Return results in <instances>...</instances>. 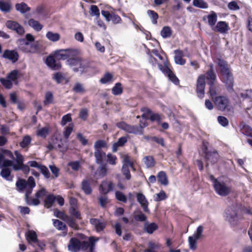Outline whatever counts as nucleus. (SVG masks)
<instances>
[{
  "mask_svg": "<svg viewBox=\"0 0 252 252\" xmlns=\"http://www.w3.org/2000/svg\"><path fill=\"white\" fill-rule=\"evenodd\" d=\"M122 162L123 164L129 165L131 168H133L132 162L131 161L130 157L127 155H123L122 156Z\"/></svg>",
  "mask_w": 252,
  "mask_h": 252,
  "instance_id": "obj_49",
  "label": "nucleus"
},
{
  "mask_svg": "<svg viewBox=\"0 0 252 252\" xmlns=\"http://www.w3.org/2000/svg\"><path fill=\"white\" fill-rule=\"evenodd\" d=\"M204 20L207 21L208 24L213 29L217 21L218 16L214 11H211L210 14L203 17Z\"/></svg>",
  "mask_w": 252,
  "mask_h": 252,
  "instance_id": "obj_13",
  "label": "nucleus"
},
{
  "mask_svg": "<svg viewBox=\"0 0 252 252\" xmlns=\"http://www.w3.org/2000/svg\"><path fill=\"white\" fill-rule=\"evenodd\" d=\"M112 75L110 73H106L103 77L100 79V82L102 84L108 83L111 81Z\"/></svg>",
  "mask_w": 252,
  "mask_h": 252,
  "instance_id": "obj_64",
  "label": "nucleus"
},
{
  "mask_svg": "<svg viewBox=\"0 0 252 252\" xmlns=\"http://www.w3.org/2000/svg\"><path fill=\"white\" fill-rule=\"evenodd\" d=\"M212 30L215 32L220 33H225L228 30V25L225 22L220 21Z\"/></svg>",
  "mask_w": 252,
  "mask_h": 252,
  "instance_id": "obj_17",
  "label": "nucleus"
},
{
  "mask_svg": "<svg viewBox=\"0 0 252 252\" xmlns=\"http://www.w3.org/2000/svg\"><path fill=\"white\" fill-rule=\"evenodd\" d=\"M18 190L20 192L25 191V200L28 205H37L39 204L38 198H41L46 195L45 189H42L38 190L35 194L36 198L29 197L32 193L33 189L35 186V183L34 178L32 176L29 177L27 181L25 180H19L16 184Z\"/></svg>",
  "mask_w": 252,
  "mask_h": 252,
  "instance_id": "obj_1",
  "label": "nucleus"
},
{
  "mask_svg": "<svg viewBox=\"0 0 252 252\" xmlns=\"http://www.w3.org/2000/svg\"><path fill=\"white\" fill-rule=\"evenodd\" d=\"M210 178L213 181L215 190L219 195L225 196L230 193L231 190V188L220 179H215L212 175H211Z\"/></svg>",
  "mask_w": 252,
  "mask_h": 252,
  "instance_id": "obj_4",
  "label": "nucleus"
},
{
  "mask_svg": "<svg viewBox=\"0 0 252 252\" xmlns=\"http://www.w3.org/2000/svg\"><path fill=\"white\" fill-rule=\"evenodd\" d=\"M39 169L40 170L41 173L43 174V175L46 178H50V173L46 166L41 165L39 167Z\"/></svg>",
  "mask_w": 252,
  "mask_h": 252,
  "instance_id": "obj_56",
  "label": "nucleus"
},
{
  "mask_svg": "<svg viewBox=\"0 0 252 252\" xmlns=\"http://www.w3.org/2000/svg\"><path fill=\"white\" fill-rule=\"evenodd\" d=\"M217 63L220 67L221 75L231 72L228 64L224 60L220 59H218Z\"/></svg>",
  "mask_w": 252,
  "mask_h": 252,
  "instance_id": "obj_20",
  "label": "nucleus"
},
{
  "mask_svg": "<svg viewBox=\"0 0 252 252\" xmlns=\"http://www.w3.org/2000/svg\"><path fill=\"white\" fill-rule=\"evenodd\" d=\"M27 240L29 242L36 243L37 241V235L35 231L29 230L26 234Z\"/></svg>",
  "mask_w": 252,
  "mask_h": 252,
  "instance_id": "obj_31",
  "label": "nucleus"
},
{
  "mask_svg": "<svg viewBox=\"0 0 252 252\" xmlns=\"http://www.w3.org/2000/svg\"><path fill=\"white\" fill-rule=\"evenodd\" d=\"M112 93L114 95H119L122 93L123 89L120 83H117L112 89Z\"/></svg>",
  "mask_w": 252,
  "mask_h": 252,
  "instance_id": "obj_45",
  "label": "nucleus"
},
{
  "mask_svg": "<svg viewBox=\"0 0 252 252\" xmlns=\"http://www.w3.org/2000/svg\"><path fill=\"white\" fill-rule=\"evenodd\" d=\"M54 144L56 145V147H58L59 150L63 153L65 152L68 148L67 140L60 139V141H58V139L56 138L54 142Z\"/></svg>",
  "mask_w": 252,
  "mask_h": 252,
  "instance_id": "obj_21",
  "label": "nucleus"
},
{
  "mask_svg": "<svg viewBox=\"0 0 252 252\" xmlns=\"http://www.w3.org/2000/svg\"><path fill=\"white\" fill-rule=\"evenodd\" d=\"M46 63L48 66L52 69L57 70L61 67L60 63L57 62L52 56H49L46 58Z\"/></svg>",
  "mask_w": 252,
  "mask_h": 252,
  "instance_id": "obj_15",
  "label": "nucleus"
},
{
  "mask_svg": "<svg viewBox=\"0 0 252 252\" xmlns=\"http://www.w3.org/2000/svg\"><path fill=\"white\" fill-rule=\"evenodd\" d=\"M0 175L7 180H12V177H10V170L8 168H3L0 172Z\"/></svg>",
  "mask_w": 252,
  "mask_h": 252,
  "instance_id": "obj_40",
  "label": "nucleus"
},
{
  "mask_svg": "<svg viewBox=\"0 0 252 252\" xmlns=\"http://www.w3.org/2000/svg\"><path fill=\"white\" fill-rule=\"evenodd\" d=\"M90 223L92 224L97 232H100L105 227V223L96 219H91Z\"/></svg>",
  "mask_w": 252,
  "mask_h": 252,
  "instance_id": "obj_16",
  "label": "nucleus"
},
{
  "mask_svg": "<svg viewBox=\"0 0 252 252\" xmlns=\"http://www.w3.org/2000/svg\"><path fill=\"white\" fill-rule=\"evenodd\" d=\"M210 66V70L208 71L205 75H201L199 76L197 81L196 92L199 97L203 98L204 97L205 78H206L208 84L210 86L209 93L213 100L217 94L216 88L213 85L214 82L216 79V75L213 70V65L211 64Z\"/></svg>",
  "mask_w": 252,
  "mask_h": 252,
  "instance_id": "obj_2",
  "label": "nucleus"
},
{
  "mask_svg": "<svg viewBox=\"0 0 252 252\" xmlns=\"http://www.w3.org/2000/svg\"><path fill=\"white\" fill-rule=\"evenodd\" d=\"M113 187V185L111 182L103 181L100 185L99 190L101 193L105 194L112 190Z\"/></svg>",
  "mask_w": 252,
  "mask_h": 252,
  "instance_id": "obj_19",
  "label": "nucleus"
},
{
  "mask_svg": "<svg viewBox=\"0 0 252 252\" xmlns=\"http://www.w3.org/2000/svg\"><path fill=\"white\" fill-rule=\"evenodd\" d=\"M82 189L84 192L87 194H89L92 192V189L90 186V184L87 180H84L82 182Z\"/></svg>",
  "mask_w": 252,
  "mask_h": 252,
  "instance_id": "obj_42",
  "label": "nucleus"
},
{
  "mask_svg": "<svg viewBox=\"0 0 252 252\" xmlns=\"http://www.w3.org/2000/svg\"><path fill=\"white\" fill-rule=\"evenodd\" d=\"M158 228V226L155 223H146L144 224V229L149 234H152Z\"/></svg>",
  "mask_w": 252,
  "mask_h": 252,
  "instance_id": "obj_30",
  "label": "nucleus"
},
{
  "mask_svg": "<svg viewBox=\"0 0 252 252\" xmlns=\"http://www.w3.org/2000/svg\"><path fill=\"white\" fill-rule=\"evenodd\" d=\"M19 48L20 50L25 53H34L38 50V44L37 43H29L24 39L19 41Z\"/></svg>",
  "mask_w": 252,
  "mask_h": 252,
  "instance_id": "obj_8",
  "label": "nucleus"
},
{
  "mask_svg": "<svg viewBox=\"0 0 252 252\" xmlns=\"http://www.w3.org/2000/svg\"><path fill=\"white\" fill-rule=\"evenodd\" d=\"M18 75V71L14 70L12 71L8 75L7 78L11 81H15L17 80Z\"/></svg>",
  "mask_w": 252,
  "mask_h": 252,
  "instance_id": "obj_61",
  "label": "nucleus"
},
{
  "mask_svg": "<svg viewBox=\"0 0 252 252\" xmlns=\"http://www.w3.org/2000/svg\"><path fill=\"white\" fill-rule=\"evenodd\" d=\"M73 91L77 93H84L85 92L83 85L80 83H76L75 84Z\"/></svg>",
  "mask_w": 252,
  "mask_h": 252,
  "instance_id": "obj_47",
  "label": "nucleus"
},
{
  "mask_svg": "<svg viewBox=\"0 0 252 252\" xmlns=\"http://www.w3.org/2000/svg\"><path fill=\"white\" fill-rule=\"evenodd\" d=\"M126 131L134 134H142L143 132V127H122Z\"/></svg>",
  "mask_w": 252,
  "mask_h": 252,
  "instance_id": "obj_23",
  "label": "nucleus"
},
{
  "mask_svg": "<svg viewBox=\"0 0 252 252\" xmlns=\"http://www.w3.org/2000/svg\"><path fill=\"white\" fill-rule=\"evenodd\" d=\"M237 211V205H233L227 207L224 212L223 217L225 220L231 225H235L238 220Z\"/></svg>",
  "mask_w": 252,
  "mask_h": 252,
  "instance_id": "obj_6",
  "label": "nucleus"
},
{
  "mask_svg": "<svg viewBox=\"0 0 252 252\" xmlns=\"http://www.w3.org/2000/svg\"><path fill=\"white\" fill-rule=\"evenodd\" d=\"M198 239H196L194 236H189L188 238V242L189 244V248L191 250H195L197 247V241Z\"/></svg>",
  "mask_w": 252,
  "mask_h": 252,
  "instance_id": "obj_39",
  "label": "nucleus"
},
{
  "mask_svg": "<svg viewBox=\"0 0 252 252\" xmlns=\"http://www.w3.org/2000/svg\"><path fill=\"white\" fill-rule=\"evenodd\" d=\"M55 199H56V197L54 195H48L47 197V198L45 201V203L46 206L47 208L50 207L52 205V204L54 203Z\"/></svg>",
  "mask_w": 252,
  "mask_h": 252,
  "instance_id": "obj_51",
  "label": "nucleus"
},
{
  "mask_svg": "<svg viewBox=\"0 0 252 252\" xmlns=\"http://www.w3.org/2000/svg\"><path fill=\"white\" fill-rule=\"evenodd\" d=\"M11 8V4L9 2L0 1V10L4 12H8Z\"/></svg>",
  "mask_w": 252,
  "mask_h": 252,
  "instance_id": "obj_34",
  "label": "nucleus"
},
{
  "mask_svg": "<svg viewBox=\"0 0 252 252\" xmlns=\"http://www.w3.org/2000/svg\"><path fill=\"white\" fill-rule=\"evenodd\" d=\"M147 14L152 19V23L154 24H156L157 23V19L158 18V14L155 11L151 10L147 11Z\"/></svg>",
  "mask_w": 252,
  "mask_h": 252,
  "instance_id": "obj_48",
  "label": "nucleus"
},
{
  "mask_svg": "<svg viewBox=\"0 0 252 252\" xmlns=\"http://www.w3.org/2000/svg\"><path fill=\"white\" fill-rule=\"evenodd\" d=\"M64 220L66 221L70 227L74 229H77V224L76 223L75 220L72 218L67 217Z\"/></svg>",
  "mask_w": 252,
  "mask_h": 252,
  "instance_id": "obj_59",
  "label": "nucleus"
},
{
  "mask_svg": "<svg viewBox=\"0 0 252 252\" xmlns=\"http://www.w3.org/2000/svg\"><path fill=\"white\" fill-rule=\"evenodd\" d=\"M5 25L7 28L16 31L20 35H22L25 32L24 28L15 21H8Z\"/></svg>",
  "mask_w": 252,
  "mask_h": 252,
  "instance_id": "obj_9",
  "label": "nucleus"
},
{
  "mask_svg": "<svg viewBox=\"0 0 252 252\" xmlns=\"http://www.w3.org/2000/svg\"><path fill=\"white\" fill-rule=\"evenodd\" d=\"M31 141V137L28 135L25 136L23 140L20 142V145L22 148H26L30 145Z\"/></svg>",
  "mask_w": 252,
  "mask_h": 252,
  "instance_id": "obj_52",
  "label": "nucleus"
},
{
  "mask_svg": "<svg viewBox=\"0 0 252 252\" xmlns=\"http://www.w3.org/2000/svg\"><path fill=\"white\" fill-rule=\"evenodd\" d=\"M53 101V95L50 92H48L45 94L44 104L45 105L51 104Z\"/></svg>",
  "mask_w": 252,
  "mask_h": 252,
  "instance_id": "obj_46",
  "label": "nucleus"
},
{
  "mask_svg": "<svg viewBox=\"0 0 252 252\" xmlns=\"http://www.w3.org/2000/svg\"><path fill=\"white\" fill-rule=\"evenodd\" d=\"M219 155L215 151L207 153L206 154H205L206 159L212 163H214L216 162L217 161Z\"/></svg>",
  "mask_w": 252,
  "mask_h": 252,
  "instance_id": "obj_24",
  "label": "nucleus"
},
{
  "mask_svg": "<svg viewBox=\"0 0 252 252\" xmlns=\"http://www.w3.org/2000/svg\"><path fill=\"white\" fill-rule=\"evenodd\" d=\"M49 129L47 127H43L37 130V135L43 138L46 137L48 134Z\"/></svg>",
  "mask_w": 252,
  "mask_h": 252,
  "instance_id": "obj_53",
  "label": "nucleus"
},
{
  "mask_svg": "<svg viewBox=\"0 0 252 252\" xmlns=\"http://www.w3.org/2000/svg\"><path fill=\"white\" fill-rule=\"evenodd\" d=\"M127 141V139L126 137H122L120 138L117 142L113 144L112 146V151L113 152H116L119 147L123 146Z\"/></svg>",
  "mask_w": 252,
  "mask_h": 252,
  "instance_id": "obj_29",
  "label": "nucleus"
},
{
  "mask_svg": "<svg viewBox=\"0 0 252 252\" xmlns=\"http://www.w3.org/2000/svg\"><path fill=\"white\" fill-rule=\"evenodd\" d=\"M143 162L148 168L154 166L155 164L154 158L151 156L145 157L143 158Z\"/></svg>",
  "mask_w": 252,
  "mask_h": 252,
  "instance_id": "obj_41",
  "label": "nucleus"
},
{
  "mask_svg": "<svg viewBox=\"0 0 252 252\" xmlns=\"http://www.w3.org/2000/svg\"><path fill=\"white\" fill-rule=\"evenodd\" d=\"M174 53L175 55L174 57L175 63L180 65H184L186 63V61L183 59V57L185 56L183 52L180 50H176L174 51ZM186 56H189L188 55Z\"/></svg>",
  "mask_w": 252,
  "mask_h": 252,
  "instance_id": "obj_18",
  "label": "nucleus"
},
{
  "mask_svg": "<svg viewBox=\"0 0 252 252\" xmlns=\"http://www.w3.org/2000/svg\"><path fill=\"white\" fill-rule=\"evenodd\" d=\"M217 108L222 111L229 112L231 110V106L228 98L224 96L215 97L213 100Z\"/></svg>",
  "mask_w": 252,
  "mask_h": 252,
  "instance_id": "obj_7",
  "label": "nucleus"
},
{
  "mask_svg": "<svg viewBox=\"0 0 252 252\" xmlns=\"http://www.w3.org/2000/svg\"><path fill=\"white\" fill-rule=\"evenodd\" d=\"M67 58L74 59V57L77 56L79 54V51L74 49H65Z\"/></svg>",
  "mask_w": 252,
  "mask_h": 252,
  "instance_id": "obj_38",
  "label": "nucleus"
},
{
  "mask_svg": "<svg viewBox=\"0 0 252 252\" xmlns=\"http://www.w3.org/2000/svg\"><path fill=\"white\" fill-rule=\"evenodd\" d=\"M46 37L49 40L53 42H56L60 39L61 36L59 33L53 32H48L46 34Z\"/></svg>",
  "mask_w": 252,
  "mask_h": 252,
  "instance_id": "obj_28",
  "label": "nucleus"
},
{
  "mask_svg": "<svg viewBox=\"0 0 252 252\" xmlns=\"http://www.w3.org/2000/svg\"><path fill=\"white\" fill-rule=\"evenodd\" d=\"M163 116L158 113H152L149 119L152 122H156L158 124L163 120Z\"/></svg>",
  "mask_w": 252,
  "mask_h": 252,
  "instance_id": "obj_36",
  "label": "nucleus"
},
{
  "mask_svg": "<svg viewBox=\"0 0 252 252\" xmlns=\"http://www.w3.org/2000/svg\"><path fill=\"white\" fill-rule=\"evenodd\" d=\"M53 224L57 229L60 230H64L66 228L65 224L58 220H54Z\"/></svg>",
  "mask_w": 252,
  "mask_h": 252,
  "instance_id": "obj_44",
  "label": "nucleus"
},
{
  "mask_svg": "<svg viewBox=\"0 0 252 252\" xmlns=\"http://www.w3.org/2000/svg\"><path fill=\"white\" fill-rule=\"evenodd\" d=\"M158 66L160 70L167 76L171 81L176 85L179 83L178 79L167 65L162 67L161 65H159Z\"/></svg>",
  "mask_w": 252,
  "mask_h": 252,
  "instance_id": "obj_10",
  "label": "nucleus"
},
{
  "mask_svg": "<svg viewBox=\"0 0 252 252\" xmlns=\"http://www.w3.org/2000/svg\"><path fill=\"white\" fill-rule=\"evenodd\" d=\"M130 166L129 165H126V164H123L122 171L124 175L125 176L127 180H129L131 178L130 172L129 170V167Z\"/></svg>",
  "mask_w": 252,
  "mask_h": 252,
  "instance_id": "obj_50",
  "label": "nucleus"
},
{
  "mask_svg": "<svg viewBox=\"0 0 252 252\" xmlns=\"http://www.w3.org/2000/svg\"><path fill=\"white\" fill-rule=\"evenodd\" d=\"M2 57L11 61L12 63H15L18 60L19 55L14 50H6L4 51Z\"/></svg>",
  "mask_w": 252,
  "mask_h": 252,
  "instance_id": "obj_12",
  "label": "nucleus"
},
{
  "mask_svg": "<svg viewBox=\"0 0 252 252\" xmlns=\"http://www.w3.org/2000/svg\"><path fill=\"white\" fill-rule=\"evenodd\" d=\"M204 230V228L202 225H199L196 229V231L193 235L196 239H200L202 237V234Z\"/></svg>",
  "mask_w": 252,
  "mask_h": 252,
  "instance_id": "obj_57",
  "label": "nucleus"
},
{
  "mask_svg": "<svg viewBox=\"0 0 252 252\" xmlns=\"http://www.w3.org/2000/svg\"><path fill=\"white\" fill-rule=\"evenodd\" d=\"M0 81L1 84L7 89H10L12 87V81L8 78H0Z\"/></svg>",
  "mask_w": 252,
  "mask_h": 252,
  "instance_id": "obj_55",
  "label": "nucleus"
},
{
  "mask_svg": "<svg viewBox=\"0 0 252 252\" xmlns=\"http://www.w3.org/2000/svg\"><path fill=\"white\" fill-rule=\"evenodd\" d=\"M74 72H78L81 74L86 72L89 68V63L85 61L80 59H71L67 61Z\"/></svg>",
  "mask_w": 252,
  "mask_h": 252,
  "instance_id": "obj_5",
  "label": "nucleus"
},
{
  "mask_svg": "<svg viewBox=\"0 0 252 252\" xmlns=\"http://www.w3.org/2000/svg\"><path fill=\"white\" fill-rule=\"evenodd\" d=\"M167 196L163 190H161L159 193L154 195V200L156 202L160 201L167 198Z\"/></svg>",
  "mask_w": 252,
  "mask_h": 252,
  "instance_id": "obj_37",
  "label": "nucleus"
},
{
  "mask_svg": "<svg viewBox=\"0 0 252 252\" xmlns=\"http://www.w3.org/2000/svg\"><path fill=\"white\" fill-rule=\"evenodd\" d=\"M80 238H71L68 244V249L71 252H78L80 250H86L89 248L90 252H93L94 249V244L98 240L94 237H90L89 242L84 240V235H80Z\"/></svg>",
  "mask_w": 252,
  "mask_h": 252,
  "instance_id": "obj_3",
  "label": "nucleus"
},
{
  "mask_svg": "<svg viewBox=\"0 0 252 252\" xmlns=\"http://www.w3.org/2000/svg\"><path fill=\"white\" fill-rule=\"evenodd\" d=\"M141 111L143 112L142 117L145 119H149L150 115L152 113L150 109L146 107L142 108Z\"/></svg>",
  "mask_w": 252,
  "mask_h": 252,
  "instance_id": "obj_58",
  "label": "nucleus"
},
{
  "mask_svg": "<svg viewBox=\"0 0 252 252\" xmlns=\"http://www.w3.org/2000/svg\"><path fill=\"white\" fill-rule=\"evenodd\" d=\"M15 8L22 14H24L30 10V8L26 3L24 2L16 4L15 5Z\"/></svg>",
  "mask_w": 252,
  "mask_h": 252,
  "instance_id": "obj_26",
  "label": "nucleus"
},
{
  "mask_svg": "<svg viewBox=\"0 0 252 252\" xmlns=\"http://www.w3.org/2000/svg\"><path fill=\"white\" fill-rule=\"evenodd\" d=\"M106 146V143L103 140H98L96 141L94 145L95 150H101V148Z\"/></svg>",
  "mask_w": 252,
  "mask_h": 252,
  "instance_id": "obj_60",
  "label": "nucleus"
},
{
  "mask_svg": "<svg viewBox=\"0 0 252 252\" xmlns=\"http://www.w3.org/2000/svg\"><path fill=\"white\" fill-rule=\"evenodd\" d=\"M54 56L58 60H65L67 58L65 49H62L55 52Z\"/></svg>",
  "mask_w": 252,
  "mask_h": 252,
  "instance_id": "obj_33",
  "label": "nucleus"
},
{
  "mask_svg": "<svg viewBox=\"0 0 252 252\" xmlns=\"http://www.w3.org/2000/svg\"><path fill=\"white\" fill-rule=\"evenodd\" d=\"M116 198L119 201L123 202H126L127 199L126 196L121 192L117 191L115 193Z\"/></svg>",
  "mask_w": 252,
  "mask_h": 252,
  "instance_id": "obj_62",
  "label": "nucleus"
},
{
  "mask_svg": "<svg viewBox=\"0 0 252 252\" xmlns=\"http://www.w3.org/2000/svg\"><path fill=\"white\" fill-rule=\"evenodd\" d=\"M158 182L161 185L166 186L168 185L169 182L167 175L165 172L160 171L157 175Z\"/></svg>",
  "mask_w": 252,
  "mask_h": 252,
  "instance_id": "obj_22",
  "label": "nucleus"
},
{
  "mask_svg": "<svg viewBox=\"0 0 252 252\" xmlns=\"http://www.w3.org/2000/svg\"><path fill=\"white\" fill-rule=\"evenodd\" d=\"M172 31L169 27H164L160 32V34L164 38L169 37L171 36Z\"/></svg>",
  "mask_w": 252,
  "mask_h": 252,
  "instance_id": "obj_35",
  "label": "nucleus"
},
{
  "mask_svg": "<svg viewBox=\"0 0 252 252\" xmlns=\"http://www.w3.org/2000/svg\"><path fill=\"white\" fill-rule=\"evenodd\" d=\"M241 96L245 99H249L252 101V90H248L241 93Z\"/></svg>",
  "mask_w": 252,
  "mask_h": 252,
  "instance_id": "obj_54",
  "label": "nucleus"
},
{
  "mask_svg": "<svg viewBox=\"0 0 252 252\" xmlns=\"http://www.w3.org/2000/svg\"><path fill=\"white\" fill-rule=\"evenodd\" d=\"M137 200L141 205L143 211L149 213L150 210L148 208L149 202L145 196L142 193H138L136 195Z\"/></svg>",
  "mask_w": 252,
  "mask_h": 252,
  "instance_id": "obj_11",
  "label": "nucleus"
},
{
  "mask_svg": "<svg viewBox=\"0 0 252 252\" xmlns=\"http://www.w3.org/2000/svg\"><path fill=\"white\" fill-rule=\"evenodd\" d=\"M107 169L104 165H101L96 171L94 176L96 179H100L106 175Z\"/></svg>",
  "mask_w": 252,
  "mask_h": 252,
  "instance_id": "obj_25",
  "label": "nucleus"
},
{
  "mask_svg": "<svg viewBox=\"0 0 252 252\" xmlns=\"http://www.w3.org/2000/svg\"><path fill=\"white\" fill-rule=\"evenodd\" d=\"M94 157L96 162L98 164H101L105 157V153L102 150H95Z\"/></svg>",
  "mask_w": 252,
  "mask_h": 252,
  "instance_id": "obj_27",
  "label": "nucleus"
},
{
  "mask_svg": "<svg viewBox=\"0 0 252 252\" xmlns=\"http://www.w3.org/2000/svg\"><path fill=\"white\" fill-rule=\"evenodd\" d=\"M28 24L36 31H40L42 28V26L38 21L33 19L29 20Z\"/></svg>",
  "mask_w": 252,
  "mask_h": 252,
  "instance_id": "obj_32",
  "label": "nucleus"
},
{
  "mask_svg": "<svg viewBox=\"0 0 252 252\" xmlns=\"http://www.w3.org/2000/svg\"><path fill=\"white\" fill-rule=\"evenodd\" d=\"M193 5L200 8H207L208 7V4L203 0H193Z\"/></svg>",
  "mask_w": 252,
  "mask_h": 252,
  "instance_id": "obj_43",
  "label": "nucleus"
},
{
  "mask_svg": "<svg viewBox=\"0 0 252 252\" xmlns=\"http://www.w3.org/2000/svg\"><path fill=\"white\" fill-rule=\"evenodd\" d=\"M134 219L136 220L144 221L146 220L147 217L141 211H139L138 214L134 216Z\"/></svg>",
  "mask_w": 252,
  "mask_h": 252,
  "instance_id": "obj_63",
  "label": "nucleus"
},
{
  "mask_svg": "<svg viewBox=\"0 0 252 252\" xmlns=\"http://www.w3.org/2000/svg\"><path fill=\"white\" fill-rule=\"evenodd\" d=\"M222 79L223 82L225 84L228 89L232 90L233 85V77L231 72L222 74Z\"/></svg>",
  "mask_w": 252,
  "mask_h": 252,
  "instance_id": "obj_14",
  "label": "nucleus"
}]
</instances>
